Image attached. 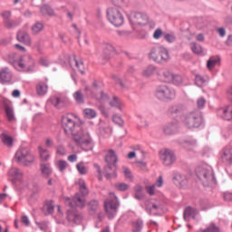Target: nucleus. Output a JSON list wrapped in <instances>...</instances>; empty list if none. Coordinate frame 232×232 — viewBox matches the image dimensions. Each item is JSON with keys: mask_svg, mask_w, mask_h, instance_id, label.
<instances>
[{"mask_svg": "<svg viewBox=\"0 0 232 232\" xmlns=\"http://www.w3.org/2000/svg\"><path fill=\"white\" fill-rule=\"evenodd\" d=\"M79 118L75 114L68 113L62 118V126L67 135H72L81 131V126L77 125Z\"/></svg>", "mask_w": 232, "mask_h": 232, "instance_id": "f257e3e1", "label": "nucleus"}, {"mask_svg": "<svg viewBox=\"0 0 232 232\" xmlns=\"http://www.w3.org/2000/svg\"><path fill=\"white\" fill-rule=\"evenodd\" d=\"M72 137L73 140H75L85 151L93 150V140L92 139V136H90V133L82 130V129H80L77 132H73Z\"/></svg>", "mask_w": 232, "mask_h": 232, "instance_id": "f03ea898", "label": "nucleus"}, {"mask_svg": "<svg viewBox=\"0 0 232 232\" xmlns=\"http://www.w3.org/2000/svg\"><path fill=\"white\" fill-rule=\"evenodd\" d=\"M149 59L158 63H167V61H169V52H168V49H166V47H153L149 53Z\"/></svg>", "mask_w": 232, "mask_h": 232, "instance_id": "7ed1b4c3", "label": "nucleus"}, {"mask_svg": "<svg viewBox=\"0 0 232 232\" xmlns=\"http://www.w3.org/2000/svg\"><path fill=\"white\" fill-rule=\"evenodd\" d=\"M197 177L202 182L203 186H209L214 182L215 176L213 175V169L209 166L198 167L196 170Z\"/></svg>", "mask_w": 232, "mask_h": 232, "instance_id": "20e7f679", "label": "nucleus"}, {"mask_svg": "<svg viewBox=\"0 0 232 232\" xmlns=\"http://www.w3.org/2000/svg\"><path fill=\"white\" fill-rule=\"evenodd\" d=\"M107 19L116 28H119L124 24V15L119 8L110 7L107 9Z\"/></svg>", "mask_w": 232, "mask_h": 232, "instance_id": "39448f33", "label": "nucleus"}, {"mask_svg": "<svg viewBox=\"0 0 232 232\" xmlns=\"http://www.w3.org/2000/svg\"><path fill=\"white\" fill-rule=\"evenodd\" d=\"M34 159V155H32L26 149L18 150L14 155L15 162H17V164H23L24 166L32 164Z\"/></svg>", "mask_w": 232, "mask_h": 232, "instance_id": "423d86ee", "label": "nucleus"}, {"mask_svg": "<svg viewBox=\"0 0 232 232\" xmlns=\"http://www.w3.org/2000/svg\"><path fill=\"white\" fill-rule=\"evenodd\" d=\"M183 122L188 130L198 128L202 123V118L198 112H188L183 120Z\"/></svg>", "mask_w": 232, "mask_h": 232, "instance_id": "0eeeda50", "label": "nucleus"}, {"mask_svg": "<svg viewBox=\"0 0 232 232\" xmlns=\"http://www.w3.org/2000/svg\"><path fill=\"white\" fill-rule=\"evenodd\" d=\"M110 198L111 199H107L104 204L105 211L109 218H113L117 215V208H119V201L117 197L113 193H110Z\"/></svg>", "mask_w": 232, "mask_h": 232, "instance_id": "6e6552de", "label": "nucleus"}, {"mask_svg": "<svg viewBox=\"0 0 232 232\" xmlns=\"http://www.w3.org/2000/svg\"><path fill=\"white\" fill-rule=\"evenodd\" d=\"M155 95L160 101H169L175 98V91L168 87V85H160L156 89Z\"/></svg>", "mask_w": 232, "mask_h": 232, "instance_id": "1a4fd4ad", "label": "nucleus"}, {"mask_svg": "<svg viewBox=\"0 0 232 232\" xmlns=\"http://www.w3.org/2000/svg\"><path fill=\"white\" fill-rule=\"evenodd\" d=\"M85 92L92 94V97H94L99 102H106L108 101V95H106L101 89H99V83L93 82L92 88L85 87Z\"/></svg>", "mask_w": 232, "mask_h": 232, "instance_id": "9d476101", "label": "nucleus"}, {"mask_svg": "<svg viewBox=\"0 0 232 232\" xmlns=\"http://www.w3.org/2000/svg\"><path fill=\"white\" fill-rule=\"evenodd\" d=\"M160 159L164 166H171L177 160V156L173 150L163 149L160 151Z\"/></svg>", "mask_w": 232, "mask_h": 232, "instance_id": "9b49d317", "label": "nucleus"}, {"mask_svg": "<svg viewBox=\"0 0 232 232\" xmlns=\"http://www.w3.org/2000/svg\"><path fill=\"white\" fill-rule=\"evenodd\" d=\"M131 26H144L149 22L148 14L144 13H134L129 18Z\"/></svg>", "mask_w": 232, "mask_h": 232, "instance_id": "f8f14e48", "label": "nucleus"}, {"mask_svg": "<svg viewBox=\"0 0 232 232\" xmlns=\"http://www.w3.org/2000/svg\"><path fill=\"white\" fill-rule=\"evenodd\" d=\"M8 177L14 184H21V186H24V180L23 179L24 174L18 168H11L8 171Z\"/></svg>", "mask_w": 232, "mask_h": 232, "instance_id": "ddd939ff", "label": "nucleus"}, {"mask_svg": "<svg viewBox=\"0 0 232 232\" xmlns=\"http://www.w3.org/2000/svg\"><path fill=\"white\" fill-rule=\"evenodd\" d=\"M64 202L65 205L70 208H84V206H86V199L84 196H81V194H75L72 199L65 198Z\"/></svg>", "mask_w": 232, "mask_h": 232, "instance_id": "4468645a", "label": "nucleus"}, {"mask_svg": "<svg viewBox=\"0 0 232 232\" xmlns=\"http://www.w3.org/2000/svg\"><path fill=\"white\" fill-rule=\"evenodd\" d=\"M16 39L25 46H32V37L25 31H19L16 34Z\"/></svg>", "mask_w": 232, "mask_h": 232, "instance_id": "2eb2a0df", "label": "nucleus"}, {"mask_svg": "<svg viewBox=\"0 0 232 232\" xmlns=\"http://www.w3.org/2000/svg\"><path fill=\"white\" fill-rule=\"evenodd\" d=\"M50 102L54 108H57V110H61V108L68 106V98L66 97H53Z\"/></svg>", "mask_w": 232, "mask_h": 232, "instance_id": "dca6fc26", "label": "nucleus"}, {"mask_svg": "<svg viewBox=\"0 0 232 232\" xmlns=\"http://www.w3.org/2000/svg\"><path fill=\"white\" fill-rule=\"evenodd\" d=\"M220 159L223 162L232 163V147L227 146L220 152Z\"/></svg>", "mask_w": 232, "mask_h": 232, "instance_id": "f3484780", "label": "nucleus"}, {"mask_svg": "<svg viewBox=\"0 0 232 232\" xmlns=\"http://www.w3.org/2000/svg\"><path fill=\"white\" fill-rule=\"evenodd\" d=\"M117 165L108 164L103 169V175L106 179H117Z\"/></svg>", "mask_w": 232, "mask_h": 232, "instance_id": "a211bd4d", "label": "nucleus"}, {"mask_svg": "<svg viewBox=\"0 0 232 232\" xmlns=\"http://www.w3.org/2000/svg\"><path fill=\"white\" fill-rule=\"evenodd\" d=\"M67 220L71 224H81L82 222V215H81L77 212L68 210Z\"/></svg>", "mask_w": 232, "mask_h": 232, "instance_id": "6ab92c4d", "label": "nucleus"}, {"mask_svg": "<svg viewBox=\"0 0 232 232\" xmlns=\"http://www.w3.org/2000/svg\"><path fill=\"white\" fill-rule=\"evenodd\" d=\"M18 66L24 72H30V70L34 68V60L30 58L22 59L20 62H18Z\"/></svg>", "mask_w": 232, "mask_h": 232, "instance_id": "aec40b11", "label": "nucleus"}, {"mask_svg": "<svg viewBox=\"0 0 232 232\" xmlns=\"http://www.w3.org/2000/svg\"><path fill=\"white\" fill-rule=\"evenodd\" d=\"M40 171L44 179H48L49 177H52V173H53V170L52 169V166H50V163H41Z\"/></svg>", "mask_w": 232, "mask_h": 232, "instance_id": "412c9836", "label": "nucleus"}, {"mask_svg": "<svg viewBox=\"0 0 232 232\" xmlns=\"http://www.w3.org/2000/svg\"><path fill=\"white\" fill-rule=\"evenodd\" d=\"M12 81V72L10 69L5 68L0 72V82L3 84L10 82Z\"/></svg>", "mask_w": 232, "mask_h": 232, "instance_id": "4be33fe9", "label": "nucleus"}, {"mask_svg": "<svg viewBox=\"0 0 232 232\" xmlns=\"http://www.w3.org/2000/svg\"><path fill=\"white\" fill-rule=\"evenodd\" d=\"M38 153H39L41 162H48V160H50L51 155H50L49 150L45 149L43 146H39Z\"/></svg>", "mask_w": 232, "mask_h": 232, "instance_id": "5701e85b", "label": "nucleus"}, {"mask_svg": "<svg viewBox=\"0 0 232 232\" xmlns=\"http://www.w3.org/2000/svg\"><path fill=\"white\" fill-rule=\"evenodd\" d=\"M36 93L43 97V95H46L48 93V84L45 82H39L36 84Z\"/></svg>", "mask_w": 232, "mask_h": 232, "instance_id": "b1692460", "label": "nucleus"}, {"mask_svg": "<svg viewBox=\"0 0 232 232\" xmlns=\"http://www.w3.org/2000/svg\"><path fill=\"white\" fill-rule=\"evenodd\" d=\"M155 73H157V67L153 65H149L143 69L141 75L142 77H145L148 79L150 77H153Z\"/></svg>", "mask_w": 232, "mask_h": 232, "instance_id": "393cba45", "label": "nucleus"}, {"mask_svg": "<svg viewBox=\"0 0 232 232\" xmlns=\"http://www.w3.org/2000/svg\"><path fill=\"white\" fill-rule=\"evenodd\" d=\"M105 160L107 164L109 165H115L117 164V154H115V151L113 150H108Z\"/></svg>", "mask_w": 232, "mask_h": 232, "instance_id": "a878e982", "label": "nucleus"}, {"mask_svg": "<svg viewBox=\"0 0 232 232\" xmlns=\"http://www.w3.org/2000/svg\"><path fill=\"white\" fill-rule=\"evenodd\" d=\"M173 182L177 186H186L188 179H186V176H182L180 173H174Z\"/></svg>", "mask_w": 232, "mask_h": 232, "instance_id": "bb28decb", "label": "nucleus"}, {"mask_svg": "<svg viewBox=\"0 0 232 232\" xmlns=\"http://www.w3.org/2000/svg\"><path fill=\"white\" fill-rule=\"evenodd\" d=\"M110 133H111V129L110 128V125L104 122H101L99 129L100 137H106V135H110Z\"/></svg>", "mask_w": 232, "mask_h": 232, "instance_id": "cd10ccee", "label": "nucleus"}, {"mask_svg": "<svg viewBox=\"0 0 232 232\" xmlns=\"http://www.w3.org/2000/svg\"><path fill=\"white\" fill-rule=\"evenodd\" d=\"M178 130H179V124L170 123L164 127L163 131L166 135H173V133H177Z\"/></svg>", "mask_w": 232, "mask_h": 232, "instance_id": "c85d7f7f", "label": "nucleus"}, {"mask_svg": "<svg viewBox=\"0 0 232 232\" xmlns=\"http://www.w3.org/2000/svg\"><path fill=\"white\" fill-rule=\"evenodd\" d=\"M109 104H111L112 108H117L120 111H122V109L124 108V103H122L117 96L112 97V99L110 100Z\"/></svg>", "mask_w": 232, "mask_h": 232, "instance_id": "c756f323", "label": "nucleus"}, {"mask_svg": "<svg viewBox=\"0 0 232 232\" xmlns=\"http://www.w3.org/2000/svg\"><path fill=\"white\" fill-rule=\"evenodd\" d=\"M146 209L150 215H160L161 211L160 206H157L153 203L147 205Z\"/></svg>", "mask_w": 232, "mask_h": 232, "instance_id": "7c9ffc66", "label": "nucleus"}, {"mask_svg": "<svg viewBox=\"0 0 232 232\" xmlns=\"http://www.w3.org/2000/svg\"><path fill=\"white\" fill-rule=\"evenodd\" d=\"M55 206L53 205V201H47L43 207L44 215H52Z\"/></svg>", "mask_w": 232, "mask_h": 232, "instance_id": "2f4dec72", "label": "nucleus"}, {"mask_svg": "<svg viewBox=\"0 0 232 232\" xmlns=\"http://www.w3.org/2000/svg\"><path fill=\"white\" fill-rule=\"evenodd\" d=\"M160 79L163 82H171V81H173V73H171V72H169L168 70H165L161 73Z\"/></svg>", "mask_w": 232, "mask_h": 232, "instance_id": "473e14b6", "label": "nucleus"}, {"mask_svg": "<svg viewBox=\"0 0 232 232\" xmlns=\"http://www.w3.org/2000/svg\"><path fill=\"white\" fill-rule=\"evenodd\" d=\"M220 63V58L218 56H212L207 62V67L208 70H213L217 64Z\"/></svg>", "mask_w": 232, "mask_h": 232, "instance_id": "72a5a7b5", "label": "nucleus"}, {"mask_svg": "<svg viewBox=\"0 0 232 232\" xmlns=\"http://www.w3.org/2000/svg\"><path fill=\"white\" fill-rule=\"evenodd\" d=\"M115 52V48L112 47L111 44L105 45L102 53L103 59H108L109 57H111V53Z\"/></svg>", "mask_w": 232, "mask_h": 232, "instance_id": "f704fd0d", "label": "nucleus"}, {"mask_svg": "<svg viewBox=\"0 0 232 232\" xmlns=\"http://www.w3.org/2000/svg\"><path fill=\"white\" fill-rule=\"evenodd\" d=\"M5 110L7 121H9V122H14V121H15V116L14 115V109L10 105H5Z\"/></svg>", "mask_w": 232, "mask_h": 232, "instance_id": "c9c22d12", "label": "nucleus"}, {"mask_svg": "<svg viewBox=\"0 0 232 232\" xmlns=\"http://www.w3.org/2000/svg\"><path fill=\"white\" fill-rule=\"evenodd\" d=\"M31 30L34 35H37V34H40V32H43V30H44V24H43V23L37 22L33 24Z\"/></svg>", "mask_w": 232, "mask_h": 232, "instance_id": "e433bc0d", "label": "nucleus"}, {"mask_svg": "<svg viewBox=\"0 0 232 232\" xmlns=\"http://www.w3.org/2000/svg\"><path fill=\"white\" fill-rule=\"evenodd\" d=\"M185 108L182 105H174L169 109V112L173 115H182Z\"/></svg>", "mask_w": 232, "mask_h": 232, "instance_id": "4c0bfd02", "label": "nucleus"}, {"mask_svg": "<svg viewBox=\"0 0 232 232\" xmlns=\"http://www.w3.org/2000/svg\"><path fill=\"white\" fill-rule=\"evenodd\" d=\"M1 139H2V142L5 146H12L14 144V139L11 136H8V133H6V132H4L1 135Z\"/></svg>", "mask_w": 232, "mask_h": 232, "instance_id": "58836bf2", "label": "nucleus"}, {"mask_svg": "<svg viewBox=\"0 0 232 232\" xmlns=\"http://www.w3.org/2000/svg\"><path fill=\"white\" fill-rule=\"evenodd\" d=\"M197 215V210L191 207H188L184 211L185 220H189L190 217H195Z\"/></svg>", "mask_w": 232, "mask_h": 232, "instance_id": "ea45409f", "label": "nucleus"}, {"mask_svg": "<svg viewBox=\"0 0 232 232\" xmlns=\"http://www.w3.org/2000/svg\"><path fill=\"white\" fill-rule=\"evenodd\" d=\"M134 198L137 200H142V198H144V190L142 189V187L140 185H137L135 187Z\"/></svg>", "mask_w": 232, "mask_h": 232, "instance_id": "a19ab883", "label": "nucleus"}, {"mask_svg": "<svg viewBox=\"0 0 232 232\" xmlns=\"http://www.w3.org/2000/svg\"><path fill=\"white\" fill-rule=\"evenodd\" d=\"M73 99L77 104H84V94H82V92L76 91L73 93Z\"/></svg>", "mask_w": 232, "mask_h": 232, "instance_id": "79ce46f5", "label": "nucleus"}, {"mask_svg": "<svg viewBox=\"0 0 232 232\" xmlns=\"http://www.w3.org/2000/svg\"><path fill=\"white\" fill-rule=\"evenodd\" d=\"M83 115L86 119H95L97 117V111L93 109H84Z\"/></svg>", "mask_w": 232, "mask_h": 232, "instance_id": "37998d69", "label": "nucleus"}, {"mask_svg": "<svg viewBox=\"0 0 232 232\" xmlns=\"http://www.w3.org/2000/svg\"><path fill=\"white\" fill-rule=\"evenodd\" d=\"M76 169L79 171L80 175H86L88 173V167L84 164V162H80L76 165Z\"/></svg>", "mask_w": 232, "mask_h": 232, "instance_id": "c03bdc74", "label": "nucleus"}, {"mask_svg": "<svg viewBox=\"0 0 232 232\" xmlns=\"http://www.w3.org/2000/svg\"><path fill=\"white\" fill-rule=\"evenodd\" d=\"M73 64H75L76 68H78L81 73H84V63H82V61H77L75 59H72V61L71 62V65L73 66Z\"/></svg>", "mask_w": 232, "mask_h": 232, "instance_id": "a18cd8bd", "label": "nucleus"}, {"mask_svg": "<svg viewBox=\"0 0 232 232\" xmlns=\"http://www.w3.org/2000/svg\"><path fill=\"white\" fill-rule=\"evenodd\" d=\"M170 82H173V84H175L176 86H180V84L184 82V79H182V76L179 74H173Z\"/></svg>", "mask_w": 232, "mask_h": 232, "instance_id": "49530a36", "label": "nucleus"}, {"mask_svg": "<svg viewBox=\"0 0 232 232\" xmlns=\"http://www.w3.org/2000/svg\"><path fill=\"white\" fill-rule=\"evenodd\" d=\"M78 185L80 187V191L82 195H88V188H86V183L84 182V179H79Z\"/></svg>", "mask_w": 232, "mask_h": 232, "instance_id": "de8ad7c7", "label": "nucleus"}, {"mask_svg": "<svg viewBox=\"0 0 232 232\" xmlns=\"http://www.w3.org/2000/svg\"><path fill=\"white\" fill-rule=\"evenodd\" d=\"M41 13L43 15H53V9L48 5H43L41 7Z\"/></svg>", "mask_w": 232, "mask_h": 232, "instance_id": "09e8293b", "label": "nucleus"}, {"mask_svg": "<svg viewBox=\"0 0 232 232\" xmlns=\"http://www.w3.org/2000/svg\"><path fill=\"white\" fill-rule=\"evenodd\" d=\"M55 165H56V168L59 169V171H64V169H66V168H68V162H66V160H63L56 161Z\"/></svg>", "mask_w": 232, "mask_h": 232, "instance_id": "8fccbe9b", "label": "nucleus"}, {"mask_svg": "<svg viewBox=\"0 0 232 232\" xmlns=\"http://www.w3.org/2000/svg\"><path fill=\"white\" fill-rule=\"evenodd\" d=\"M191 50H192L193 53H197L198 55L202 54L204 52V50L202 49V46H200L197 44H191Z\"/></svg>", "mask_w": 232, "mask_h": 232, "instance_id": "3c124183", "label": "nucleus"}, {"mask_svg": "<svg viewBox=\"0 0 232 232\" xmlns=\"http://www.w3.org/2000/svg\"><path fill=\"white\" fill-rule=\"evenodd\" d=\"M88 208L90 211H97L99 209V201L93 199L88 203Z\"/></svg>", "mask_w": 232, "mask_h": 232, "instance_id": "603ef678", "label": "nucleus"}, {"mask_svg": "<svg viewBox=\"0 0 232 232\" xmlns=\"http://www.w3.org/2000/svg\"><path fill=\"white\" fill-rule=\"evenodd\" d=\"M115 189H118V191H128L130 188V185L126 183H116L114 185Z\"/></svg>", "mask_w": 232, "mask_h": 232, "instance_id": "864d4df0", "label": "nucleus"}, {"mask_svg": "<svg viewBox=\"0 0 232 232\" xmlns=\"http://www.w3.org/2000/svg\"><path fill=\"white\" fill-rule=\"evenodd\" d=\"M142 229V221L138 220L136 222L133 223V232H139Z\"/></svg>", "mask_w": 232, "mask_h": 232, "instance_id": "5fc2aeb1", "label": "nucleus"}, {"mask_svg": "<svg viewBox=\"0 0 232 232\" xmlns=\"http://www.w3.org/2000/svg\"><path fill=\"white\" fill-rule=\"evenodd\" d=\"M195 82L197 86H204V83L206 82V80L201 75H196Z\"/></svg>", "mask_w": 232, "mask_h": 232, "instance_id": "6e6d98bb", "label": "nucleus"}, {"mask_svg": "<svg viewBox=\"0 0 232 232\" xmlns=\"http://www.w3.org/2000/svg\"><path fill=\"white\" fill-rule=\"evenodd\" d=\"M122 171L126 179H130V180L133 179V175L131 174V170H130V169L127 167H122Z\"/></svg>", "mask_w": 232, "mask_h": 232, "instance_id": "4d7b16f0", "label": "nucleus"}, {"mask_svg": "<svg viewBox=\"0 0 232 232\" xmlns=\"http://www.w3.org/2000/svg\"><path fill=\"white\" fill-rule=\"evenodd\" d=\"M164 39L167 43H175L177 37H175V34H167L164 35Z\"/></svg>", "mask_w": 232, "mask_h": 232, "instance_id": "13d9d810", "label": "nucleus"}, {"mask_svg": "<svg viewBox=\"0 0 232 232\" xmlns=\"http://www.w3.org/2000/svg\"><path fill=\"white\" fill-rule=\"evenodd\" d=\"M112 121L115 124H118V126H122V124H124V121H122V118L119 115H114Z\"/></svg>", "mask_w": 232, "mask_h": 232, "instance_id": "bf43d9fd", "label": "nucleus"}, {"mask_svg": "<svg viewBox=\"0 0 232 232\" xmlns=\"http://www.w3.org/2000/svg\"><path fill=\"white\" fill-rule=\"evenodd\" d=\"M202 232H219V229L214 224H212L208 228L202 230Z\"/></svg>", "mask_w": 232, "mask_h": 232, "instance_id": "052dcab7", "label": "nucleus"}, {"mask_svg": "<svg viewBox=\"0 0 232 232\" xmlns=\"http://www.w3.org/2000/svg\"><path fill=\"white\" fill-rule=\"evenodd\" d=\"M45 148H53V140L51 138H46L44 140Z\"/></svg>", "mask_w": 232, "mask_h": 232, "instance_id": "680f3d73", "label": "nucleus"}, {"mask_svg": "<svg viewBox=\"0 0 232 232\" xmlns=\"http://www.w3.org/2000/svg\"><path fill=\"white\" fill-rule=\"evenodd\" d=\"M39 64H41V66H48L50 63L48 62V59L46 57L42 56L39 59Z\"/></svg>", "mask_w": 232, "mask_h": 232, "instance_id": "e2e57ef3", "label": "nucleus"}, {"mask_svg": "<svg viewBox=\"0 0 232 232\" xmlns=\"http://www.w3.org/2000/svg\"><path fill=\"white\" fill-rule=\"evenodd\" d=\"M56 153H57V155L64 156V155H66V150H64V147L59 146L56 149Z\"/></svg>", "mask_w": 232, "mask_h": 232, "instance_id": "0e129e2a", "label": "nucleus"}, {"mask_svg": "<svg viewBox=\"0 0 232 232\" xmlns=\"http://www.w3.org/2000/svg\"><path fill=\"white\" fill-rule=\"evenodd\" d=\"M21 222L22 224H24V226H26V227L30 226V219L26 216H23L21 218Z\"/></svg>", "mask_w": 232, "mask_h": 232, "instance_id": "69168bd1", "label": "nucleus"}, {"mask_svg": "<svg viewBox=\"0 0 232 232\" xmlns=\"http://www.w3.org/2000/svg\"><path fill=\"white\" fill-rule=\"evenodd\" d=\"M161 36H162V30L161 29H157L153 34L154 39H160Z\"/></svg>", "mask_w": 232, "mask_h": 232, "instance_id": "338daca9", "label": "nucleus"}, {"mask_svg": "<svg viewBox=\"0 0 232 232\" xmlns=\"http://www.w3.org/2000/svg\"><path fill=\"white\" fill-rule=\"evenodd\" d=\"M224 198H225V200L231 201L232 200V192H225Z\"/></svg>", "mask_w": 232, "mask_h": 232, "instance_id": "774afa93", "label": "nucleus"}]
</instances>
